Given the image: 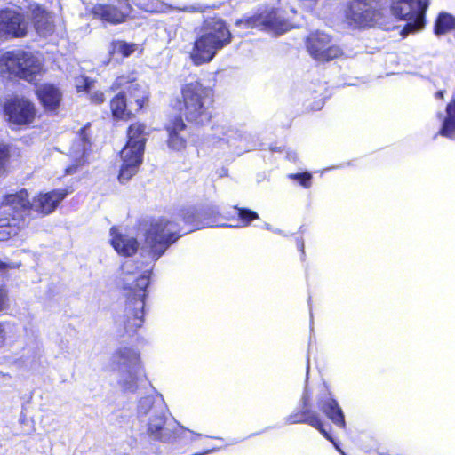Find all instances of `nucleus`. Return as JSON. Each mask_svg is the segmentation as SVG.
Returning a JSON list of instances; mask_svg holds the SVG:
<instances>
[{
	"mask_svg": "<svg viewBox=\"0 0 455 455\" xmlns=\"http://www.w3.org/2000/svg\"><path fill=\"white\" fill-rule=\"evenodd\" d=\"M187 82L180 86V96L174 100L173 108L179 114L171 116L164 125L166 132L165 144L176 153H182L188 148V138L184 132L188 129L187 123L195 126H204L212 119L214 91L204 85L201 79Z\"/></svg>",
	"mask_w": 455,
	"mask_h": 455,
	"instance_id": "nucleus-1",
	"label": "nucleus"
},
{
	"mask_svg": "<svg viewBox=\"0 0 455 455\" xmlns=\"http://www.w3.org/2000/svg\"><path fill=\"white\" fill-rule=\"evenodd\" d=\"M213 226L208 211L185 209L180 212L179 220L161 217L152 221L146 231L145 243L152 259L157 260L181 236Z\"/></svg>",
	"mask_w": 455,
	"mask_h": 455,
	"instance_id": "nucleus-2",
	"label": "nucleus"
},
{
	"mask_svg": "<svg viewBox=\"0 0 455 455\" xmlns=\"http://www.w3.org/2000/svg\"><path fill=\"white\" fill-rule=\"evenodd\" d=\"M108 90L116 92L108 101L109 117L113 123L134 120L149 107L151 93L139 83L135 70L117 75Z\"/></svg>",
	"mask_w": 455,
	"mask_h": 455,
	"instance_id": "nucleus-3",
	"label": "nucleus"
},
{
	"mask_svg": "<svg viewBox=\"0 0 455 455\" xmlns=\"http://www.w3.org/2000/svg\"><path fill=\"white\" fill-rule=\"evenodd\" d=\"M233 35L228 23L220 17L205 19L196 35L189 59L196 66L211 62L217 53L232 42Z\"/></svg>",
	"mask_w": 455,
	"mask_h": 455,
	"instance_id": "nucleus-4",
	"label": "nucleus"
},
{
	"mask_svg": "<svg viewBox=\"0 0 455 455\" xmlns=\"http://www.w3.org/2000/svg\"><path fill=\"white\" fill-rule=\"evenodd\" d=\"M151 271H146L134 279L132 283L125 284V305L124 311V328L129 336L135 334L144 323V307L148 297V287L150 284Z\"/></svg>",
	"mask_w": 455,
	"mask_h": 455,
	"instance_id": "nucleus-5",
	"label": "nucleus"
},
{
	"mask_svg": "<svg viewBox=\"0 0 455 455\" xmlns=\"http://www.w3.org/2000/svg\"><path fill=\"white\" fill-rule=\"evenodd\" d=\"M147 125L145 123L136 121L131 123L126 129V143L121 151L122 164L118 180L124 183L134 176L142 164L143 155L147 143Z\"/></svg>",
	"mask_w": 455,
	"mask_h": 455,
	"instance_id": "nucleus-6",
	"label": "nucleus"
},
{
	"mask_svg": "<svg viewBox=\"0 0 455 455\" xmlns=\"http://www.w3.org/2000/svg\"><path fill=\"white\" fill-rule=\"evenodd\" d=\"M0 67L10 77L32 82L40 74L42 65L36 56L23 49L5 52L0 57Z\"/></svg>",
	"mask_w": 455,
	"mask_h": 455,
	"instance_id": "nucleus-7",
	"label": "nucleus"
},
{
	"mask_svg": "<svg viewBox=\"0 0 455 455\" xmlns=\"http://www.w3.org/2000/svg\"><path fill=\"white\" fill-rule=\"evenodd\" d=\"M347 24L353 28L374 27L381 18V12L368 0H351L344 11Z\"/></svg>",
	"mask_w": 455,
	"mask_h": 455,
	"instance_id": "nucleus-8",
	"label": "nucleus"
},
{
	"mask_svg": "<svg viewBox=\"0 0 455 455\" xmlns=\"http://www.w3.org/2000/svg\"><path fill=\"white\" fill-rule=\"evenodd\" d=\"M7 121L19 127L31 125L38 116L36 104L25 96H12L6 100L3 107Z\"/></svg>",
	"mask_w": 455,
	"mask_h": 455,
	"instance_id": "nucleus-9",
	"label": "nucleus"
},
{
	"mask_svg": "<svg viewBox=\"0 0 455 455\" xmlns=\"http://www.w3.org/2000/svg\"><path fill=\"white\" fill-rule=\"evenodd\" d=\"M305 45L311 57L322 62L331 61L343 54L342 49L333 43L332 37L319 30L307 35Z\"/></svg>",
	"mask_w": 455,
	"mask_h": 455,
	"instance_id": "nucleus-10",
	"label": "nucleus"
},
{
	"mask_svg": "<svg viewBox=\"0 0 455 455\" xmlns=\"http://www.w3.org/2000/svg\"><path fill=\"white\" fill-rule=\"evenodd\" d=\"M132 12L130 0H115L105 4H96L90 13L92 18L109 25L124 23Z\"/></svg>",
	"mask_w": 455,
	"mask_h": 455,
	"instance_id": "nucleus-11",
	"label": "nucleus"
},
{
	"mask_svg": "<svg viewBox=\"0 0 455 455\" xmlns=\"http://www.w3.org/2000/svg\"><path fill=\"white\" fill-rule=\"evenodd\" d=\"M301 406L299 410L294 411L286 418V423L291 425L307 424L317 429L328 441L338 448V445L331 435L325 428L324 423L320 415L312 408L310 397L307 394H304L301 399Z\"/></svg>",
	"mask_w": 455,
	"mask_h": 455,
	"instance_id": "nucleus-12",
	"label": "nucleus"
},
{
	"mask_svg": "<svg viewBox=\"0 0 455 455\" xmlns=\"http://www.w3.org/2000/svg\"><path fill=\"white\" fill-rule=\"evenodd\" d=\"M28 23L17 9L0 8V39H17L27 36Z\"/></svg>",
	"mask_w": 455,
	"mask_h": 455,
	"instance_id": "nucleus-13",
	"label": "nucleus"
},
{
	"mask_svg": "<svg viewBox=\"0 0 455 455\" xmlns=\"http://www.w3.org/2000/svg\"><path fill=\"white\" fill-rule=\"evenodd\" d=\"M35 95L47 115L58 114L63 100V93L57 84L53 83L41 84L36 87Z\"/></svg>",
	"mask_w": 455,
	"mask_h": 455,
	"instance_id": "nucleus-14",
	"label": "nucleus"
},
{
	"mask_svg": "<svg viewBox=\"0 0 455 455\" xmlns=\"http://www.w3.org/2000/svg\"><path fill=\"white\" fill-rule=\"evenodd\" d=\"M68 194V188H57L45 193L40 192L34 196L31 202L32 210L44 216L49 215L56 210Z\"/></svg>",
	"mask_w": 455,
	"mask_h": 455,
	"instance_id": "nucleus-15",
	"label": "nucleus"
},
{
	"mask_svg": "<svg viewBox=\"0 0 455 455\" xmlns=\"http://www.w3.org/2000/svg\"><path fill=\"white\" fill-rule=\"evenodd\" d=\"M319 410L339 428L346 429L344 412L338 401L331 395L317 399Z\"/></svg>",
	"mask_w": 455,
	"mask_h": 455,
	"instance_id": "nucleus-16",
	"label": "nucleus"
},
{
	"mask_svg": "<svg viewBox=\"0 0 455 455\" xmlns=\"http://www.w3.org/2000/svg\"><path fill=\"white\" fill-rule=\"evenodd\" d=\"M110 244L119 255L132 257L137 253L139 243L135 237L120 233L116 227L110 228Z\"/></svg>",
	"mask_w": 455,
	"mask_h": 455,
	"instance_id": "nucleus-17",
	"label": "nucleus"
},
{
	"mask_svg": "<svg viewBox=\"0 0 455 455\" xmlns=\"http://www.w3.org/2000/svg\"><path fill=\"white\" fill-rule=\"evenodd\" d=\"M166 418L162 414H155L149 418L148 434L161 443H170L175 439V432L166 427Z\"/></svg>",
	"mask_w": 455,
	"mask_h": 455,
	"instance_id": "nucleus-18",
	"label": "nucleus"
},
{
	"mask_svg": "<svg viewBox=\"0 0 455 455\" xmlns=\"http://www.w3.org/2000/svg\"><path fill=\"white\" fill-rule=\"evenodd\" d=\"M237 216H231L227 218L228 222L219 224L220 227L241 228L251 225L254 220L259 219V215L246 207L235 206Z\"/></svg>",
	"mask_w": 455,
	"mask_h": 455,
	"instance_id": "nucleus-19",
	"label": "nucleus"
},
{
	"mask_svg": "<svg viewBox=\"0 0 455 455\" xmlns=\"http://www.w3.org/2000/svg\"><path fill=\"white\" fill-rule=\"evenodd\" d=\"M429 6L428 0H419L417 2V15L403 26L401 35L403 37L407 36L409 34L421 30L426 23L425 16L427 10Z\"/></svg>",
	"mask_w": 455,
	"mask_h": 455,
	"instance_id": "nucleus-20",
	"label": "nucleus"
},
{
	"mask_svg": "<svg viewBox=\"0 0 455 455\" xmlns=\"http://www.w3.org/2000/svg\"><path fill=\"white\" fill-rule=\"evenodd\" d=\"M111 363L118 368L124 366L128 370H135L140 363V355L129 347L119 348L113 354Z\"/></svg>",
	"mask_w": 455,
	"mask_h": 455,
	"instance_id": "nucleus-21",
	"label": "nucleus"
},
{
	"mask_svg": "<svg viewBox=\"0 0 455 455\" xmlns=\"http://www.w3.org/2000/svg\"><path fill=\"white\" fill-rule=\"evenodd\" d=\"M2 204L11 207L14 211L32 210L29 194L26 188H20L13 194H7L3 197Z\"/></svg>",
	"mask_w": 455,
	"mask_h": 455,
	"instance_id": "nucleus-22",
	"label": "nucleus"
},
{
	"mask_svg": "<svg viewBox=\"0 0 455 455\" xmlns=\"http://www.w3.org/2000/svg\"><path fill=\"white\" fill-rule=\"evenodd\" d=\"M445 113L438 135L455 140V93L446 105Z\"/></svg>",
	"mask_w": 455,
	"mask_h": 455,
	"instance_id": "nucleus-23",
	"label": "nucleus"
},
{
	"mask_svg": "<svg viewBox=\"0 0 455 455\" xmlns=\"http://www.w3.org/2000/svg\"><path fill=\"white\" fill-rule=\"evenodd\" d=\"M419 0H395L391 4L392 13L401 20H411L417 15Z\"/></svg>",
	"mask_w": 455,
	"mask_h": 455,
	"instance_id": "nucleus-24",
	"label": "nucleus"
},
{
	"mask_svg": "<svg viewBox=\"0 0 455 455\" xmlns=\"http://www.w3.org/2000/svg\"><path fill=\"white\" fill-rule=\"evenodd\" d=\"M287 29L286 21L278 15L275 9L264 10L263 31L282 34Z\"/></svg>",
	"mask_w": 455,
	"mask_h": 455,
	"instance_id": "nucleus-25",
	"label": "nucleus"
},
{
	"mask_svg": "<svg viewBox=\"0 0 455 455\" xmlns=\"http://www.w3.org/2000/svg\"><path fill=\"white\" fill-rule=\"evenodd\" d=\"M139 44L128 43L124 40H113L110 43L109 53L112 56L117 55L122 58H128L139 50Z\"/></svg>",
	"mask_w": 455,
	"mask_h": 455,
	"instance_id": "nucleus-26",
	"label": "nucleus"
},
{
	"mask_svg": "<svg viewBox=\"0 0 455 455\" xmlns=\"http://www.w3.org/2000/svg\"><path fill=\"white\" fill-rule=\"evenodd\" d=\"M90 153L71 148V164L66 167L65 174L72 175L89 164L88 156Z\"/></svg>",
	"mask_w": 455,
	"mask_h": 455,
	"instance_id": "nucleus-27",
	"label": "nucleus"
},
{
	"mask_svg": "<svg viewBox=\"0 0 455 455\" xmlns=\"http://www.w3.org/2000/svg\"><path fill=\"white\" fill-rule=\"evenodd\" d=\"M453 29H455V17L444 12H440L435 21L434 33L441 36Z\"/></svg>",
	"mask_w": 455,
	"mask_h": 455,
	"instance_id": "nucleus-28",
	"label": "nucleus"
},
{
	"mask_svg": "<svg viewBox=\"0 0 455 455\" xmlns=\"http://www.w3.org/2000/svg\"><path fill=\"white\" fill-rule=\"evenodd\" d=\"M90 123L85 124L77 132L76 140L73 142L72 148L83 151L84 153H90L92 150L91 135L88 132Z\"/></svg>",
	"mask_w": 455,
	"mask_h": 455,
	"instance_id": "nucleus-29",
	"label": "nucleus"
},
{
	"mask_svg": "<svg viewBox=\"0 0 455 455\" xmlns=\"http://www.w3.org/2000/svg\"><path fill=\"white\" fill-rule=\"evenodd\" d=\"M235 25L242 26L244 28H256L263 31L264 27V11L254 13L251 16L243 17L236 20Z\"/></svg>",
	"mask_w": 455,
	"mask_h": 455,
	"instance_id": "nucleus-30",
	"label": "nucleus"
},
{
	"mask_svg": "<svg viewBox=\"0 0 455 455\" xmlns=\"http://www.w3.org/2000/svg\"><path fill=\"white\" fill-rule=\"evenodd\" d=\"M12 161V148L8 144H0V177L5 176Z\"/></svg>",
	"mask_w": 455,
	"mask_h": 455,
	"instance_id": "nucleus-31",
	"label": "nucleus"
},
{
	"mask_svg": "<svg viewBox=\"0 0 455 455\" xmlns=\"http://www.w3.org/2000/svg\"><path fill=\"white\" fill-rule=\"evenodd\" d=\"M288 178L293 181H296L301 187L309 188L312 186L313 175L311 172L305 171L302 172L291 173Z\"/></svg>",
	"mask_w": 455,
	"mask_h": 455,
	"instance_id": "nucleus-32",
	"label": "nucleus"
},
{
	"mask_svg": "<svg viewBox=\"0 0 455 455\" xmlns=\"http://www.w3.org/2000/svg\"><path fill=\"white\" fill-rule=\"evenodd\" d=\"M32 13L36 29L40 30L42 28L40 22L47 20L49 13L40 6L35 7Z\"/></svg>",
	"mask_w": 455,
	"mask_h": 455,
	"instance_id": "nucleus-33",
	"label": "nucleus"
},
{
	"mask_svg": "<svg viewBox=\"0 0 455 455\" xmlns=\"http://www.w3.org/2000/svg\"><path fill=\"white\" fill-rule=\"evenodd\" d=\"M90 102L94 105H101L106 101V95L103 91L98 90L89 95Z\"/></svg>",
	"mask_w": 455,
	"mask_h": 455,
	"instance_id": "nucleus-34",
	"label": "nucleus"
},
{
	"mask_svg": "<svg viewBox=\"0 0 455 455\" xmlns=\"http://www.w3.org/2000/svg\"><path fill=\"white\" fill-rule=\"evenodd\" d=\"M8 300V294L6 290L0 288V311L4 308Z\"/></svg>",
	"mask_w": 455,
	"mask_h": 455,
	"instance_id": "nucleus-35",
	"label": "nucleus"
},
{
	"mask_svg": "<svg viewBox=\"0 0 455 455\" xmlns=\"http://www.w3.org/2000/svg\"><path fill=\"white\" fill-rule=\"evenodd\" d=\"M5 323H0V347H4L6 341Z\"/></svg>",
	"mask_w": 455,
	"mask_h": 455,
	"instance_id": "nucleus-36",
	"label": "nucleus"
},
{
	"mask_svg": "<svg viewBox=\"0 0 455 455\" xmlns=\"http://www.w3.org/2000/svg\"><path fill=\"white\" fill-rule=\"evenodd\" d=\"M83 80H84V84L82 86H78L77 90L78 91H81V90L88 91L90 89L91 85H92V82L86 76H84Z\"/></svg>",
	"mask_w": 455,
	"mask_h": 455,
	"instance_id": "nucleus-37",
	"label": "nucleus"
},
{
	"mask_svg": "<svg viewBox=\"0 0 455 455\" xmlns=\"http://www.w3.org/2000/svg\"><path fill=\"white\" fill-rule=\"evenodd\" d=\"M297 247L300 251L302 256H305V244L302 239L297 240Z\"/></svg>",
	"mask_w": 455,
	"mask_h": 455,
	"instance_id": "nucleus-38",
	"label": "nucleus"
},
{
	"mask_svg": "<svg viewBox=\"0 0 455 455\" xmlns=\"http://www.w3.org/2000/svg\"><path fill=\"white\" fill-rule=\"evenodd\" d=\"M444 93H445V91H444V90H439V91H437V92L435 93V99H437V100H443V98H444Z\"/></svg>",
	"mask_w": 455,
	"mask_h": 455,
	"instance_id": "nucleus-39",
	"label": "nucleus"
},
{
	"mask_svg": "<svg viewBox=\"0 0 455 455\" xmlns=\"http://www.w3.org/2000/svg\"><path fill=\"white\" fill-rule=\"evenodd\" d=\"M7 267V264L0 261V269H5Z\"/></svg>",
	"mask_w": 455,
	"mask_h": 455,
	"instance_id": "nucleus-40",
	"label": "nucleus"
},
{
	"mask_svg": "<svg viewBox=\"0 0 455 455\" xmlns=\"http://www.w3.org/2000/svg\"><path fill=\"white\" fill-rule=\"evenodd\" d=\"M271 150L272 151H278V152H282L283 151V149L281 148H271Z\"/></svg>",
	"mask_w": 455,
	"mask_h": 455,
	"instance_id": "nucleus-41",
	"label": "nucleus"
}]
</instances>
